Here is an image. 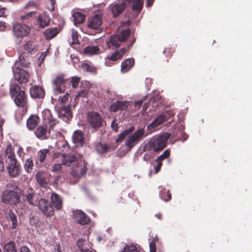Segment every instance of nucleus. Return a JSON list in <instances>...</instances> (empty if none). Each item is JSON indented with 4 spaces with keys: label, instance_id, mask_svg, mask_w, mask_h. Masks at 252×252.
Listing matches in <instances>:
<instances>
[{
    "label": "nucleus",
    "instance_id": "42",
    "mask_svg": "<svg viewBox=\"0 0 252 252\" xmlns=\"http://www.w3.org/2000/svg\"><path fill=\"white\" fill-rule=\"evenodd\" d=\"M49 150L47 149H44L40 150L37 155V158L39 161L42 163L45 160L47 155L49 153Z\"/></svg>",
    "mask_w": 252,
    "mask_h": 252
},
{
    "label": "nucleus",
    "instance_id": "24",
    "mask_svg": "<svg viewBox=\"0 0 252 252\" xmlns=\"http://www.w3.org/2000/svg\"><path fill=\"white\" fill-rule=\"evenodd\" d=\"M121 42L117 35H112L109 37V40L107 41V45L108 48L114 50L120 47Z\"/></svg>",
    "mask_w": 252,
    "mask_h": 252
},
{
    "label": "nucleus",
    "instance_id": "22",
    "mask_svg": "<svg viewBox=\"0 0 252 252\" xmlns=\"http://www.w3.org/2000/svg\"><path fill=\"white\" fill-rule=\"evenodd\" d=\"M51 202L53 207L57 210H60L63 208V200L60 196L55 192L51 195Z\"/></svg>",
    "mask_w": 252,
    "mask_h": 252
},
{
    "label": "nucleus",
    "instance_id": "10",
    "mask_svg": "<svg viewBox=\"0 0 252 252\" xmlns=\"http://www.w3.org/2000/svg\"><path fill=\"white\" fill-rule=\"evenodd\" d=\"M31 97L33 99H43L45 95L44 89L40 86L34 85L30 89Z\"/></svg>",
    "mask_w": 252,
    "mask_h": 252
},
{
    "label": "nucleus",
    "instance_id": "48",
    "mask_svg": "<svg viewBox=\"0 0 252 252\" xmlns=\"http://www.w3.org/2000/svg\"><path fill=\"white\" fill-rule=\"evenodd\" d=\"M80 78L78 77H73L71 78L70 83L73 88H76L78 87L80 82Z\"/></svg>",
    "mask_w": 252,
    "mask_h": 252
},
{
    "label": "nucleus",
    "instance_id": "63",
    "mask_svg": "<svg viewBox=\"0 0 252 252\" xmlns=\"http://www.w3.org/2000/svg\"><path fill=\"white\" fill-rule=\"evenodd\" d=\"M166 115V116L169 117V119L171 117H173L175 115V113L173 111L171 110H168L165 112L164 113Z\"/></svg>",
    "mask_w": 252,
    "mask_h": 252
},
{
    "label": "nucleus",
    "instance_id": "19",
    "mask_svg": "<svg viewBox=\"0 0 252 252\" xmlns=\"http://www.w3.org/2000/svg\"><path fill=\"white\" fill-rule=\"evenodd\" d=\"M126 4H131V9L133 12H135L136 14L138 15L142 10L144 0H125Z\"/></svg>",
    "mask_w": 252,
    "mask_h": 252
},
{
    "label": "nucleus",
    "instance_id": "9",
    "mask_svg": "<svg viewBox=\"0 0 252 252\" xmlns=\"http://www.w3.org/2000/svg\"><path fill=\"white\" fill-rule=\"evenodd\" d=\"M17 62L15 64V67H13L14 77L16 80L20 83H26L28 81L29 74L25 70L17 66Z\"/></svg>",
    "mask_w": 252,
    "mask_h": 252
},
{
    "label": "nucleus",
    "instance_id": "2",
    "mask_svg": "<svg viewBox=\"0 0 252 252\" xmlns=\"http://www.w3.org/2000/svg\"><path fill=\"white\" fill-rule=\"evenodd\" d=\"M170 133L164 132L151 139L143 147V151H153L158 152L162 150L166 146L167 141L170 137Z\"/></svg>",
    "mask_w": 252,
    "mask_h": 252
},
{
    "label": "nucleus",
    "instance_id": "33",
    "mask_svg": "<svg viewBox=\"0 0 252 252\" xmlns=\"http://www.w3.org/2000/svg\"><path fill=\"white\" fill-rule=\"evenodd\" d=\"M36 13L35 11L30 12L25 15H22L20 17V20L23 22L27 23L29 24L32 23L34 21L35 17L34 14Z\"/></svg>",
    "mask_w": 252,
    "mask_h": 252
},
{
    "label": "nucleus",
    "instance_id": "64",
    "mask_svg": "<svg viewBox=\"0 0 252 252\" xmlns=\"http://www.w3.org/2000/svg\"><path fill=\"white\" fill-rule=\"evenodd\" d=\"M20 252H31L29 249L26 246H23L21 248Z\"/></svg>",
    "mask_w": 252,
    "mask_h": 252
},
{
    "label": "nucleus",
    "instance_id": "62",
    "mask_svg": "<svg viewBox=\"0 0 252 252\" xmlns=\"http://www.w3.org/2000/svg\"><path fill=\"white\" fill-rule=\"evenodd\" d=\"M134 129V127L133 126H131L129 127L128 128L125 129L124 131H125V133L127 135H129V134H130Z\"/></svg>",
    "mask_w": 252,
    "mask_h": 252
},
{
    "label": "nucleus",
    "instance_id": "1",
    "mask_svg": "<svg viewBox=\"0 0 252 252\" xmlns=\"http://www.w3.org/2000/svg\"><path fill=\"white\" fill-rule=\"evenodd\" d=\"M9 93L16 105L22 108V115H25L28 110V100L26 94L25 88L21 87L16 83L11 84Z\"/></svg>",
    "mask_w": 252,
    "mask_h": 252
},
{
    "label": "nucleus",
    "instance_id": "36",
    "mask_svg": "<svg viewBox=\"0 0 252 252\" xmlns=\"http://www.w3.org/2000/svg\"><path fill=\"white\" fill-rule=\"evenodd\" d=\"M73 17L75 25L80 24L84 21L86 16L85 15L79 12H76L73 13Z\"/></svg>",
    "mask_w": 252,
    "mask_h": 252
},
{
    "label": "nucleus",
    "instance_id": "13",
    "mask_svg": "<svg viewBox=\"0 0 252 252\" xmlns=\"http://www.w3.org/2000/svg\"><path fill=\"white\" fill-rule=\"evenodd\" d=\"M6 169L12 178H16L19 176L21 173V167L18 161L7 164Z\"/></svg>",
    "mask_w": 252,
    "mask_h": 252
},
{
    "label": "nucleus",
    "instance_id": "52",
    "mask_svg": "<svg viewBox=\"0 0 252 252\" xmlns=\"http://www.w3.org/2000/svg\"><path fill=\"white\" fill-rule=\"evenodd\" d=\"M77 245L78 248L79 249H80L83 247H84V245H87V242L86 241L85 239H80L78 240Z\"/></svg>",
    "mask_w": 252,
    "mask_h": 252
},
{
    "label": "nucleus",
    "instance_id": "39",
    "mask_svg": "<svg viewBox=\"0 0 252 252\" xmlns=\"http://www.w3.org/2000/svg\"><path fill=\"white\" fill-rule=\"evenodd\" d=\"M24 49L30 54L35 53L37 50L35 44L32 41L27 42L24 46Z\"/></svg>",
    "mask_w": 252,
    "mask_h": 252
},
{
    "label": "nucleus",
    "instance_id": "35",
    "mask_svg": "<svg viewBox=\"0 0 252 252\" xmlns=\"http://www.w3.org/2000/svg\"><path fill=\"white\" fill-rule=\"evenodd\" d=\"M85 54L93 55L99 53V49L97 46H88L84 49Z\"/></svg>",
    "mask_w": 252,
    "mask_h": 252
},
{
    "label": "nucleus",
    "instance_id": "11",
    "mask_svg": "<svg viewBox=\"0 0 252 252\" xmlns=\"http://www.w3.org/2000/svg\"><path fill=\"white\" fill-rule=\"evenodd\" d=\"M40 199L39 194L34 191L32 190L23 194L24 201H26L30 205L33 206H37Z\"/></svg>",
    "mask_w": 252,
    "mask_h": 252
},
{
    "label": "nucleus",
    "instance_id": "61",
    "mask_svg": "<svg viewBox=\"0 0 252 252\" xmlns=\"http://www.w3.org/2000/svg\"><path fill=\"white\" fill-rule=\"evenodd\" d=\"M52 252H62L61 247L60 245H55Z\"/></svg>",
    "mask_w": 252,
    "mask_h": 252
},
{
    "label": "nucleus",
    "instance_id": "31",
    "mask_svg": "<svg viewBox=\"0 0 252 252\" xmlns=\"http://www.w3.org/2000/svg\"><path fill=\"white\" fill-rule=\"evenodd\" d=\"M62 164L65 165H69L72 162L76 160V157L74 155L66 154L61 155Z\"/></svg>",
    "mask_w": 252,
    "mask_h": 252
},
{
    "label": "nucleus",
    "instance_id": "27",
    "mask_svg": "<svg viewBox=\"0 0 252 252\" xmlns=\"http://www.w3.org/2000/svg\"><path fill=\"white\" fill-rule=\"evenodd\" d=\"M36 22L37 24L40 28H43L49 25L50 19L46 15L41 14L37 18Z\"/></svg>",
    "mask_w": 252,
    "mask_h": 252
},
{
    "label": "nucleus",
    "instance_id": "44",
    "mask_svg": "<svg viewBox=\"0 0 252 252\" xmlns=\"http://www.w3.org/2000/svg\"><path fill=\"white\" fill-rule=\"evenodd\" d=\"M24 169L27 173H31L33 167V161L31 158L27 159L24 164Z\"/></svg>",
    "mask_w": 252,
    "mask_h": 252
},
{
    "label": "nucleus",
    "instance_id": "14",
    "mask_svg": "<svg viewBox=\"0 0 252 252\" xmlns=\"http://www.w3.org/2000/svg\"><path fill=\"white\" fill-rule=\"evenodd\" d=\"M43 119L45 123L49 125L50 130L53 129L58 123V121L52 115L51 111L48 109L45 110L43 112Z\"/></svg>",
    "mask_w": 252,
    "mask_h": 252
},
{
    "label": "nucleus",
    "instance_id": "60",
    "mask_svg": "<svg viewBox=\"0 0 252 252\" xmlns=\"http://www.w3.org/2000/svg\"><path fill=\"white\" fill-rule=\"evenodd\" d=\"M7 26L5 25V22L0 21V32H3L6 30Z\"/></svg>",
    "mask_w": 252,
    "mask_h": 252
},
{
    "label": "nucleus",
    "instance_id": "23",
    "mask_svg": "<svg viewBox=\"0 0 252 252\" xmlns=\"http://www.w3.org/2000/svg\"><path fill=\"white\" fill-rule=\"evenodd\" d=\"M73 142L76 146H82L84 142V137L82 131L80 130H75L72 135Z\"/></svg>",
    "mask_w": 252,
    "mask_h": 252
},
{
    "label": "nucleus",
    "instance_id": "58",
    "mask_svg": "<svg viewBox=\"0 0 252 252\" xmlns=\"http://www.w3.org/2000/svg\"><path fill=\"white\" fill-rule=\"evenodd\" d=\"M87 94H88V93L86 90H82L80 92H78V93L76 96V97H85L87 96Z\"/></svg>",
    "mask_w": 252,
    "mask_h": 252
},
{
    "label": "nucleus",
    "instance_id": "34",
    "mask_svg": "<svg viewBox=\"0 0 252 252\" xmlns=\"http://www.w3.org/2000/svg\"><path fill=\"white\" fill-rule=\"evenodd\" d=\"M36 179L37 183L42 187L46 186L47 182L45 174L42 171H39L36 175Z\"/></svg>",
    "mask_w": 252,
    "mask_h": 252
},
{
    "label": "nucleus",
    "instance_id": "25",
    "mask_svg": "<svg viewBox=\"0 0 252 252\" xmlns=\"http://www.w3.org/2000/svg\"><path fill=\"white\" fill-rule=\"evenodd\" d=\"M126 52V49L125 48H123L120 50H116L112 54H108L106 58L110 61H116L122 59Z\"/></svg>",
    "mask_w": 252,
    "mask_h": 252
},
{
    "label": "nucleus",
    "instance_id": "50",
    "mask_svg": "<svg viewBox=\"0 0 252 252\" xmlns=\"http://www.w3.org/2000/svg\"><path fill=\"white\" fill-rule=\"evenodd\" d=\"M37 6H38V4L36 2H35L34 1L31 0V1H29L26 4V5L25 6V8L26 9H28L31 7H33V8H36Z\"/></svg>",
    "mask_w": 252,
    "mask_h": 252
},
{
    "label": "nucleus",
    "instance_id": "32",
    "mask_svg": "<svg viewBox=\"0 0 252 252\" xmlns=\"http://www.w3.org/2000/svg\"><path fill=\"white\" fill-rule=\"evenodd\" d=\"M17 62V63H19L22 66L28 67L30 64L28 53L23 52L19 56L18 62Z\"/></svg>",
    "mask_w": 252,
    "mask_h": 252
},
{
    "label": "nucleus",
    "instance_id": "17",
    "mask_svg": "<svg viewBox=\"0 0 252 252\" xmlns=\"http://www.w3.org/2000/svg\"><path fill=\"white\" fill-rule=\"evenodd\" d=\"M129 103L127 101H122L117 100L113 102L110 105V111L113 112H116L118 110L124 111L127 109Z\"/></svg>",
    "mask_w": 252,
    "mask_h": 252
},
{
    "label": "nucleus",
    "instance_id": "53",
    "mask_svg": "<svg viewBox=\"0 0 252 252\" xmlns=\"http://www.w3.org/2000/svg\"><path fill=\"white\" fill-rule=\"evenodd\" d=\"M127 135L126 134L125 131H123L122 132H121L118 135V138H117L116 142L118 143L122 141Z\"/></svg>",
    "mask_w": 252,
    "mask_h": 252
},
{
    "label": "nucleus",
    "instance_id": "49",
    "mask_svg": "<svg viewBox=\"0 0 252 252\" xmlns=\"http://www.w3.org/2000/svg\"><path fill=\"white\" fill-rule=\"evenodd\" d=\"M71 37L72 39V41L71 43L72 44H76L78 43V33L77 32L72 31L71 33Z\"/></svg>",
    "mask_w": 252,
    "mask_h": 252
},
{
    "label": "nucleus",
    "instance_id": "5",
    "mask_svg": "<svg viewBox=\"0 0 252 252\" xmlns=\"http://www.w3.org/2000/svg\"><path fill=\"white\" fill-rule=\"evenodd\" d=\"M12 31L17 38L27 36L31 31V28L25 24L15 23L12 25Z\"/></svg>",
    "mask_w": 252,
    "mask_h": 252
},
{
    "label": "nucleus",
    "instance_id": "26",
    "mask_svg": "<svg viewBox=\"0 0 252 252\" xmlns=\"http://www.w3.org/2000/svg\"><path fill=\"white\" fill-rule=\"evenodd\" d=\"M134 64V60L133 58H128L125 60L121 63V71L123 73L128 72Z\"/></svg>",
    "mask_w": 252,
    "mask_h": 252
},
{
    "label": "nucleus",
    "instance_id": "38",
    "mask_svg": "<svg viewBox=\"0 0 252 252\" xmlns=\"http://www.w3.org/2000/svg\"><path fill=\"white\" fill-rule=\"evenodd\" d=\"M95 148L98 153L102 154L107 152L110 149V146L106 144L99 143L96 145Z\"/></svg>",
    "mask_w": 252,
    "mask_h": 252
},
{
    "label": "nucleus",
    "instance_id": "46",
    "mask_svg": "<svg viewBox=\"0 0 252 252\" xmlns=\"http://www.w3.org/2000/svg\"><path fill=\"white\" fill-rule=\"evenodd\" d=\"M122 252H139V251L135 245H126Z\"/></svg>",
    "mask_w": 252,
    "mask_h": 252
},
{
    "label": "nucleus",
    "instance_id": "59",
    "mask_svg": "<svg viewBox=\"0 0 252 252\" xmlns=\"http://www.w3.org/2000/svg\"><path fill=\"white\" fill-rule=\"evenodd\" d=\"M79 250L81 252H89L91 251H94V249H92L91 247H90V248L86 247V245H84V247Z\"/></svg>",
    "mask_w": 252,
    "mask_h": 252
},
{
    "label": "nucleus",
    "instance_id": "54",
    "mask_svg": "<svg viewBox=\"0 0 252 252\" xmlns=\"http://www.w3.org/2000/svg\"><path fill=\"white\" fill-rule=\"evenodd\" d=\"M47 52L48 50L46 52H42L40 55L39 59V62L38 63V64H40V65L44 62V59L47 56Z\"/></svg>",
    "mask_w": 252,
    "mask_h": 252
},
{
    "label": "nucleus",
    "instance_id": "37",
    "mask_svg": "<svg viewBox=\"0 0 252 252\" xmlns=\"http://www.w3.org/2000/svg\"><path fill=\"white\" fill-rule=\"evenodd\" d=\"M7 220L12 221V228H15L17 225V216L11 210H9L8 213Z\"/></svg>",
    "mask_w": 252,
    "mask_h": 252
},
{
    "label": "nucleus",
    "instance_id": "4",
    "mask_svg": "<svg viewBox=\"0 0 252 252\" xmlns=\"http://www.w3.org/2000/svg\"><path fill=\"white\" fill-rule=\"evenodd\" d=\"M87 122L91 128L96 131L103 126L104 121L98 112L90 111L87 113Z\"/></svg>",
    "mask_w": 252,
    "mask_h": 252
},
{
    "label": "nucleus",
    "instance_id": "20",
    "mask_svg": "<svg viewBox=\"0 0 252 252\" xmlns=\"http://www.w3.org/2000/svg\"><path fill=\"white\" fill-rule=\"evenodd\" d=\"M5 157L6 163H9L17 161L14 149L11 144H9L5 151Z\"/></svg>",
    "mask_w": 252,
    "mask_h": 252
},
{
    "label": "nucleus",
    "instance_id": "7",
    "mask_svg": "<svg viewBox=\"0 0 252 252\" xmlns=\"http://www.w3.org/2000/svg\"><path fill=\"white\" fill-rule=\"evenodd\" d=\"M102 12L101 11L94 12L93 15L88 18L87 27L89 29L98 30L102 23Z\"/></svg>",
    "mask_w": 252,
    "mask_h": 252
},
{
    "label": "nucleus",
    "instance_id": "16",
    "mask_svg": "<svg viewBox=\"0 0 252 252\" xmlns=\"http://www.w3.org/2000/svg\"><path fill=\"white\" fill-rule=\"evenodd\" d=\"M74 219L79 224L84 225L90 222L89 218L82 211L77 210L73 213Z\"/></svg>",
    "mask_w": 252,
    "mask_h": 252
},
{
    "label": "nucleus",
    "instance_id": "28",
    "mask_svg": "<svg viewBox=\"0 0 252 252\" xmlns=\"http://www.w3.org/2000/svg\"><path fill=\"white\" fill-rule=\"evenodd\" d=\"M39 118L36 115H32L27 121V126L30 129H33L39 123Z\"/></svg>",
    "mask_w": 252,
    "mask_h": 252
},
{
    "label": "nucleus",
    "instance_id": "55",
    "mask_svg": "<svg viewBox=\"0 0 252 252\" xmlns=\"http://www.w3.org/2000/svg\"><path fill=\"white\" fill-rule=\"evenodd\" d=\"M111 126L112 129L114 131H115V132H117L118 131V124L116 123V119H114L112 121V122L111 123Z\"/></svg>",
    "mask_w": 252,
    "mask_h": 252
},
{
    "label": "nucleus",
    "instance_id": "57",
    "mask_svg": "<svg viewBox=\"0 0 252 252\" xmlns=\"http://www.w3.org/2000/svg\"><path fill=\"white\" fill-rule=\"evenodd\" d=\"M69 94L66 93L65 95L63 96L59 97V101L62 103H64L68 100Z\"/></svg>",
    "mask_w": 252,
    "mask_h": 252
},
{
    "label": "nucleus",
    "instance_id": "41",
    "mask_svg": "<svg viewBox=\"0 0 252 252\" xmlns=\"http://www.w3.org/2000/svg\"><path fill=\"white\" fill-rule=\"evenodd\" d=\"M131 31L129 29L123 30L120 35H118L121 42H125L130 36Z\"/></svg>",
    "mask_w": 252,
    "mask_h": 252
},
{
    "label": "nucleus",
    "instance_id": "21",
    "mask_svg": "<svg viewBox=\"0 0 252 252\" xmlns=\"http://www.w3.org/2000/svg\"><path fill=\"white\" fill-rule=\"evenodd\" d=\"M64 75L60 74L58 75L53 81L54 91L56 93H62L64 92L61 88V86L64 82Z\"/></svg>",
    "mask_w": 252,
    "mask_h": 252
},
{
    "label": "nucleus",
    "instance_id": "12",
    "mask_svg": "<svg viewBox=\"0 0 252 252\" xmlns=\"http://www.w3.org/2000/svg\"><path fill=\"white\" fill-rule=\"evenodd\" d=\"M126 5L125 0H123L121 2L114 3L110 5L113 17H117L121 14L126 9Z\"/></svg>",
    "mask_w": 252,
    "mask_h": 252
},
{
    "label": "nucleus",
    "instance_id": "29",
    "mask_svg": "<svg viewBox=\"0 0 252 252\" xmlns=\"http://www.w3.org/2000/svg\"><path fill=\"white\" fill-rule=\"evenodd\" d=\"M59 32V29L58 28L46 29L43 32L44 37L47 40H50L56 36Z\"/></svg>",
    "mask_w": 252,
    "mask_h": 252
},
{
    "label": "nucleus",
    "instance_id": "30",
    "mask_svg": "<svg viewBox=\"0 0 252 252\" xmlns=\"http://www.w3.org/2000/svg\"><path fill=\"white\" fill-rule=\"evenodd\" d=\"M47 132L46 126H39L34 131L35 135L39 138L41 139H45L47 138L46 136Z\"/></svg>",
    "mask_w": 252,
    "mask_h": 252
},
{
    "label": "nucleus",
    "instance_id": "43",
    "mask_svg": "<svg viewBox=\"0 0 252 252\" xmlns=\"http://www.w3.org/2000/svg\"><path fill=\"white\" fill-rule=\"evenodd\" d=\"M83 69L92 73L96 74L97 73V68L94 65L88 64L87 63H84L82 64Z\"/></svg>",
    "mask_w": 252,
    "mask_h": 252
},
{
    "label": "nucleus",
    "instance_id": "45",
    "mask_svg": "<svg viewBox=\"0 0 252 252\" xmlns=\"http://www.w3.org/2000/svg\"><path fill=\"white\" fill-rule=\"evenodd\" d=\"M4 252H17L15 248V244L10 241L6 244L4 247Z\"/></svg>",
    "mask_w": 252,
    "mask_h": 252
},
{
    "label": "nucleus",
    "instance_id": "40",
    "mask_svg": "<svg viewBox=\"0 0 252 252\" xmlns=\"http://www.w3.org/2000/svg\"><path fill=\"white\" fill-rule=\"evenodd\" d=\"M160 198L165 201H168L171 199V193L170 190L163 189L160 191Z\"/></svg>",
    "mask_w": 252,
    "mask_h": 252
},
{
    "label": "nucleus",
    "instance_id": "3",
    "mask_svg": "<svg viewBox=\"0 0 252 252\" xmlns=\"http://www.w3.org/2000/svg\"><path fill=\"white\" fill-rule=\"evenodd\" d=\"M22 190L13 184L6 185V189L3 191L2 196L3 202L10 205H17L20 201V196Z\"/></svg>",
    "mask_w": 252,
    "mask_h": 252
},
{
    "label": "nucleus",
    "instance_id": "51",
    "mask_svg": "<svg viewBox=\"0 0 252 252\" xmlns=\"http://www.w3.org/2000/svg\"><path fill=\"white\" fill-rule=\"evenodd\" d=\"M63 165L62 163H56L54 165L53 167L52 171L53 172H60L62 169V165Z\"/></svg>",
    "mask_w": 252,
    "mask_h": 252
},
{
    "label": "nucleus",
    "instance_id": "8",
    "mask_svg": "<svg viewBox=\"0 0 252 252\" xmlns=\"http://www.w3.org/2000/svg\"><path fill=\"white\" fill-rule=\"evenodd\" d=\"M43 215L51 217L54 215V209L49 202L44 198H41L37 205Z\"/></svg>",
    "mask_w": 252,
    "mask_h": 252
},
{
    "label": "nucleus",
    "instance_id": "18",
    "mask_svg": "<svg viewBox=\"0 0 252 252\" xmlns=\"http://www.w3.org/2000/svg\"><path fill=\"white\" fill-rule=\"evenodd\" d=\"M58 114L60 117L65 121L70 120L72 117L70 107L68 105L61 107L59 110Z\"/></svg>",
    "mask_w": 252,
    "mask_h": 252
},
{
    "label": "nucleus",
    "instance_id": "56",
    "mask_svg": "<svg viewBox=\"0 0 252 252\" xmlns=\"http://www.w3.org/2000/svg\"><path fill=\"white\" fill-rule=\"evenodd\" d=\"M157 164L156 165V166L155 167V173H157L158 172H159V171L160 170V169L161 167V166L162 165V162L159 161H157Z\"/></svg>",
    "mask_w": 252,
    "mask_h": 252
},
{
    "label": "nucleus",
    "instance_id": "6",
    "mask_svg": "<svg viewBox=\"0 0 252 252\" xmlns=\"http://www.w3.org/2000/svg\"><path fill=\"white\" fill-rule=\"evenodd\" d=\"M145 134L144 128L138 129L132 134L129 135L126 139L125 145L129 149L135 146L143 137Z\"/></svg>",
    "mask_w": 252,
    "mask_h": 252
},
{
    "label": "nucleus",
    "instance_id": "15",
    "mask_svg": "<svg viewBox=\"0 0 252 252\" xmlns=\"http://www.w3.org/2000/svg\"><path fill=\"white\" fill-rule=\"evenodd\" d=\"M169 117H168L165 114H161L147 126V129L153 130L156 127L159 126L164 122L167 121Z\"/></svg>",
    "mask_w": 252,
    "mask_h": 252
},
{
    "label": "nucleus",
    "instance_id": "47",
    "mask_svg": "<svg viewBox=\"0 0 252 252\" xmlns=\"http://www.w3.org/2000/svg\"><path fill=\"white\" fill-rule=\"evenodd\" d=\"M170 151L168 149L166 150L160 156H158L156 159V161H162L170 156Z\"/></svg>",
    "mask_w": 252,
    "mask_h": 252
}]
</instances>
